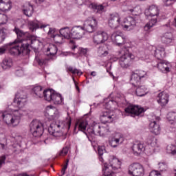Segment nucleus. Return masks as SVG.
Wrapping results in <instances>:
<instances>
[{
  "instance_id": "1",
  "label": "nucleus",
  "mask_w": 176,
  "mask_h": 176,
  "mask_svg": "<svg viewBox=\"0 0 176 176\" xmlns=\"http://www.w3.org/2000/svg\"><path fill=\"white\" fill-rule=\"evenodd\" d=\"M14 104L19 107L17 109H14L11 113L8 111L0 112V120L12 127H16L20 124V121L23 116H27L31 113V111L26 110L23 108L27 104V94L23 91H18L14 99Z\"/></svg>"
},
{
  "instance_id": "2",
  "label": "nucleus",
  "mask_w": 176,
  "mask_h": 176,
  "mask_svg": "<svg viewBox=\"0 0 176 176\" xmlns=\"http://www.w3.org/2000/svg\"><path fill=\"white\" fill-rule=\"evenodd\" d=\"M71 123V117L67 116L65 121L60 120L54 121L48 128V132L51 135H53V137H55L56 138L63 137L64 135L65 129L69 130Z\"/></svg>"
},
{
  "instance_id": "3",
  "label": "nucleus",
  "mask_w": 176,
  "mask_h": 176,
  "mask_svg": "<svg viewBox=\"0 0 176 176\" xmlns=\"http://www.w3.org/2000/svg\"><path fill=\"white\" fill-rule=\"evenodd\" d=\"M133 22V17L129 16L126 19L123 18V16L120 14L118 12H114L110 14V16L109 18V27L110 28H113V30H116V28H119L120 25L124 27V30H131V23Z\"/></svg>"
},
{
  "instance_id": "4",
  "label": "nucleus",
  "mask_w": 176,
  "mask_h": 176,
  "mask_svg": "<svg viewBox=\"0 0 176 176\" xmlns=\"http://www.w3.org/2000/svg\"><path fill=\"white\" fill-rule=\"evenodd\" d=\"M133 155H141L142 152H145L146 155H152L153 152H157L159 151V148H160V145L159 144V142L157 141V139L153 138L151 142H150V145L148 146V148L152 149L149 151H148V148L145 147V145L144 143L136 140L133 143Z\"/></svg>"
},
{
  "instance_id": "5",
  "label": "nucleus",
  "mask_w": 176,
  "mask_h": 176,
  "mask_svg": "<svg viewBox=\"0 0 176 176\" xmlns=\"http://www.w3.org/2000/svg\"><path fill=\"white\" fill-rule=\"evenodd\" d=\"M133 77L137 85L135 94L138 97H144L148 93V89L144 85H141V82L148 78V74L144 70H135L133 73Z\"/></svg>"
},
{
  "instance_id": "6",
  "label": "nucleus",
  "mask_w": 176,
  "mask_h": 176,
  "mask_svg": "<svg viewBox=\"0 0 176 176\" xmlns=\"http://www.w3.org/2000/svg\"><path fill=\"white\" fill-rule=\"evenodd\" d=\"M13 32H15L17 38L13 41L12 43H10V45H13L14 43H28V41H31L30 43L31 47H34V49H38V47L35 45H39L38 40H32V36L30 35V33L28 32H23V30H20V28L15 27L13 29Z\"/></svg>"
},
{
  "instance_id": "7",
  "label": "nucleus",
  "mask_w": 176,
  "mask_h": 176,
  "mask_svg": "<svg viewBox=\"0 0 176 176\" xmlns=\"http://www.w3.org/2000/svg\"><path fill=\"white\" fill-rule=\"evenodd\" d=\"M88 134L94 137V135H100V137H104L109 133V126L108 125L100 124L96 122H94L92 126L87 129V130Z\"/></svg>"
},
{
  "instance_id": "8",
  "label": "nucleus",
  "mask_w": 176,
  "mask_h": 176,
  "mask_svg": "<svg viewBox=\"0 0 176 176\" xmlns=\"http://www.w3.org/2000/svg\"><path fill=\"white\" fill-rule=\"evenodd\" d=\"M29 28L31 31H36L38 28H41V30H44V31H46L45 28H47L49 30L48 31V35L51 38H54L57 35V32L56 30V28H50L49 27V25H45L42 24L41 22L38 21H32L29 22Z\"/></svg>"
},
{
  "instance_id": "9",
  "label": "nucleus",
  "mask_w": 176,
  "mask_h": 176,
  "mask_svg": "<svg viewBox=\"0 0 176 176\" xmlns=\"http://www.w3.org/2000/svg\"><path fill=\"white\" fill-rule=\"evenodd\" d=\"M31 43H32L31 40H28V43H15L11 45L10 43H8V46H10L9 52L10 54H21L24 50H28Z\"/></svg>"
},
{
  "instance_id": "10",
  "label": "nucleus",
  "mask_w": 176,
  "mask_h": 176,
  "mask_svg": "<svg viewBox=\"0 0 176 176\" xmlns=\"http://www.w3.org/2000/svg\"><path fill=\"white\" fill-rule=\"evenodd\" d=\"M58 50V49L57 48V46L50 44L45 52V56L48 58H46L45 59H36L38 65H43L44 64H46L49 60H54Z\"/></svg>"
},
{
  "instance_id": "11",
  "label": "nucleus",
  "mask_w": 176,
  "mask_h": 176,
  "mask_svg": "<svg viewBox=\"0 0 176 176\" xmlns=\"http://www.w3.org/2000/svg\"><path fill=\"white\" fill-rule=\"evenodd\" d=\"M164 30L169 31V32L164 33V35L161 37V41L164 45L166 46H173L175 45V41L174 40V36H173V28L170 25H165L164 26Z\"/></svg>"
},
{
  "instance_id": "12",
  "label": "nucleus",
  "mask_w": 176,
  "mask_h": 176,
  "mask_svg": "<svg viewBox=\"0 0 176 176\" xmlns=\"http://www.w3.org/2000/svg\"><path fill=\"white\" fill-rule=\"evenodd\" d=\"M30 133L33 137H41L43 134V125L38 120H34L30 123Z\"/></svg>"
},
{
  "instance_id": "13",
  "label": "nucleus",
  "mask_w": 176,
  "mask_h": 176,
  "mask_svg": "<svg viewBox=\"0 0 176 176\" xmlns=\"http://www.w3.org/2000/svg\"><path fill=\"white\" fill-rule=\"evenodd\" d=\"M98 25V22L97 21V19L92 18L91 19H87L84 22L82 28L85 32L91 33L97 30Z\"/></svg>"
},
{
  "instance_id": "14",
  "label": "nucleus",
  "mask_w": 176,
  "mask_h": 176,
  "mask_svg": "<svg viewBox=\"0 0 176 176\" xmlns=\"http://www.w3.org/2000/svg\"><path fill=\"white\" fill-rule=\"evenodd\" d=\"M108 34L105 32L98 31L94 34L93 42L96 45H100V43H104L108 41Z\"/></svg>"
},
{
  "instance_id": "15",
  "label": "nucleus",
  "mask_w": 176,
  "mask_h": 176,
  "mask_svg": "<svg viewBox=\"0 0 176 176\" xmlns=\"http://www.w3.org/2000/svg\"><path fill=\"white\" fill-rule=\"evenodd\" d=\"M144 14L146 17H155L154 19H159V14H160V10L157 6L152 5L146 8L144 11Z\"/></svg>"
},
{
  "instance_id": "16",
  "label": "nucleus",
  "mask_w": 176,
  "mask_h": 176,
  "mask_svg": "<svg viewBox=\"0 0 176 176\" xmlns=\"http://www.w3.org/2000/svg\"><path fill=\"white\" fill-rule=\"evenodd\" d=\"M85 36V30L82 26H74L72 28V38L73 39H80Z\"/></svg>"
},
{
  "instance_id": "17",
  "label": "nucleus",
  "mask_w": 176,
  "mask_h": 176,
  "mask_svg": "<svg viewBox=\"0 0 176 176\" xmlns=\"http://www.w3.org/2000/svg\"><path fill=\"white\" fill-rule=\"evenodd\" d=\"M109 166L107 165V167L110 171L113 170L114 171L120 168L122 166V162L119 159L116 158L115 156H110L109 157Z\"/></svg>"
},
{
  "instance_id": "18",
  "label": "nucleus",
  "mask_w": 176,
  "mask_h": 176,
  "mask_svg": "<svg viewBox=\"0 0 176 176\" xmlns=\"http://www.w3.org/2000/svg\"><path fill=\"white\" fill-rule=\"evenodd\" d=\"M111 41L113 43H115L117 46H123L126 43V37L122 35L118 34V33H113L111 35Z\"/></svg>"
},
{
  "instance_id": "19",
  "label": "nucleus",
  "mask_w": 176,
  "mask_h": 176,
  "mask_svg": "<svg viewBox=\"0 0 176 176\" xmlns=\"http://www.w3.org/2000/svg\"><path fill=\"white\" fill-rule=\"evenodd\" d=\"M168 94L162 91L157 95L156 100L161 107H165L168 104Z\"/></svg>"
},
{
  "instance_id": "20",
  "label": "nucleus",
  "mask_w": 176,
  "mask_h": 176,
  "mask_svg": "<svg viewBox=\"0 0 176 176\" xmlns=\"http://www.w3.org/2000/svg\"><path fill=\"white\" fill-rule=\"evenodd\" d=\"M124 140L123 139V135L120 133H117L116 135L111 139L109 144L112 148H116L118 145L123 143Z\"/></svg>"
},
{
  "instance_id": "21",
  "label": "nucleus",
  "mask_w": 176,
  "mask_h": 176,
  "mask_svg": "<svg viewBox=\"0 0 176 176\" xmlns=\"http://www.w3.org/2000/svg\"><path fill=\"white\" fill-rule=\"evenodd\" d=\"M148 129L151 133L154 134L155 135H159L162 131V129L160 128V124L157 123L156 121H151L148 126Z\"/></svg>"
},
{
  "instance_id": "22",
  "label": "nucleus",
  "mask_w": 176,
  "mask_h": 176,
  "mask_svg": "<svg viewBox=\"0 0 176 176\" xmlns=\"http://www.w3.org/2000/svg\"><path fill=\"white\" fill-rule=\"evenodd\" d=\"M170 67H171V63L167 62V60H161L157 63V68L161 72H170Z\"/></svg>"
},
{
  "instance_id": "23",
  "label": "nucleus",
  "mask_w": 176,
  "mask_h": 176,
  "mask_svg": "<svg viewBox=\"0 0 176 176\" xmlns=\"http://www.w3.org/2000/svg\"><path fill=\"white\" fill-rule=\"evenodd\" d=\"M133 176H144V167L138 163L133 164Z\"/></svg>"
},
{
  "instance_id": "24",
  "label": "nucleus",
  "mask_w": 176,
  "mask_h": 176,
  "mask_svg": "<svg viewBox=\"0 0 176 176\" xmlns=\"http://www.w3.org/2000/svg\"><path fill=\"white\" fill-rule=\"evenodd\" d=\"M100 120L102 123H111L113 122V118H112V115L109 113V111H104L100 114Z\"/></svg>"
},
{
  "instance_id": "25",
  "label": "nucleus",
  "mask_w": 176,
  "mask_h": 176,
  "mask_svg": "<svg viewBox=\"0 0 176 176\" xmlns=\"http://www.w3.org/2000/svg\"><path fill=\"white\" fill-rule=\"evenodd\" d=\"M45 111L50 116H52L53 118H58L60 116V111H58V109L52 105L47 106Z\"/></svg>"
},
{
  "instance_id": "26",
  "label": "nucleus",
  "mask_w": 176,
  "mask_h": 176,
  "mask_svg": "<svg viewBox=\"0 0 176 176\" xmlns=\"http://www.w3.org/2000/svg\"><path fill=\"white\" fill-rule=\"evenodd\" d=\"M155 56L156 58L160 59L166 57V49L163 45H158L155 50Z\"/></svg>"
},
{
  "instance_id": "27",
  "label": "nucleus",
  "mask_w": 176,
  "mask_h": 176,
  "mask_svg": "<svg viewBox=\"0 0 176 176\" xmlns=\"http://www.w3.org/2000/svg\"><path fill=\"white\" fill-rule=\"evenodd\" d=\"M89 123L85 119L78 120L76 124V129H78L80 131H86Z\"/></svg>"
},
{
  "instance_id": "28",
  "label": "nucleus",
  "mask_w": 176,
  "mask_h": 176,
  "mask_svg": "<svg viewBox=\"0 0 176 176\" xmlns=\"http://www.w3.org/2000/svg\"><path fill=\"white\" fill-rule=\"evenodd\" d=\"M12 9V2L10 0H0V10L6 12Z\"/></svg>"
},
{
  "instance_id": "29",
  "label": "nucleus",
  "mask_w": 176,
  "mask_h": 176,
  "mask_svg": "<svg viewBox=\"0 0 176 176\" xmlns=\"http://www.w3.org/2000/svg\"><path fill=\"white\" fill-rule=\"evenodd\" d=\"M10 35V30L8 28H0V44L3 43L6 37Z\"/></svg>"
},
{
  "instance_id": "30",
  "label": "nucleus",
  "mask_w": 176,
  "mask_h": 176,
  "mask_svg": "<svg viewBox=\"0 0 176 176\" xmlns=\"http://www.w3.org/2000/svg\"><path fill=\"white\" fill-rule=\"evenodd\" d=\"M59 32L65 39H71L72 38V29H69V27L62 28Z\"/></svg>"
},
{
  "instance_id": "31",
  "label": "nucleus",
  "mask_w": 176,
  "mask_h": 176,
  "mask_svg": "<svg viewBox=\"0 0 176 176\" xmlns=\"http://www.w3.org/2000/svg\"><path fill=\"white\" fill-rule=\"evenodd\" d=\"M55 93L56 91L52 89L44 90L43 93V97H44L46 101L52 102V100H53V96H54Z\"/></svg>"
},
{
  "instance_id": "32",
  "label": "nucleus",
  "mask_w": 176,
  "mask_h": 176,
  "mask_svg": "<svg viewBox=\"0 0 176 176\" xmlns=\"http://www.w3.org/2000/svg\"><path fill=\"white\" fill-rule=\"evenodd\" d=\"M145 110L141 106L133 105V113L135 116H144Z\"/></svg>"
},
{
  "instance_id": "33",
  "label": "nucleus",
  "mask_w": 176,
  "mask_h": 176,
  "mask_svg": "<svg viewBox=\"0 0 176 176\" xmlns=\"http://www.w3.org/2000/svg\"><path fill=\"white\" fill-rule=\"evenodd\" d=\"M109 50L108 45H103L98 47V53L100 57H105L108 56Z\"/></svg>"
},
{
  "instance_id": "34",
  "label": "nucleus",
  "mask_w": 176,
  "mask_h": 176,
  "mask_svg": "<svg viewBox=\"0 0 176 176\" xmlns=\"http://www.w3.org/2000/svg\"><path fill=\"white\" fill-rule=\"evenodd\" d=\"M63 96H61V94L55 92V94H54V96L52 97L51 102H53V104H55V105H60L63 103Z\"/></svg>"
},
{
  "instance_id": "35",
  "label": "nucleus",
  "mask_w": 176,
  "mask_h": 176,
  "mask_svg": "<svg viewBox=\"0 0 176 176\" xmlns=\"http://www.w3.org/2000/svg\"><path fill=\"white\" fill-rule=\"evenodd\" d=\"M1 67L3 69H10V68L13 67V60L11 58L3 59Z\"/></svg>"
},
{
  "instance_id": "36",
  "label": "nucleus",
  "mask_w": 176,
  "mask_h": 176,
  "mask_svg": "<svg viewBox=\"0 0 176 176\" xmlns=\"http://www.w3.org/2000/svg\"><path fill=\"white\" fill-rule=\"evenodd\" d=\"M23 13L28 17H31V16H32V13H34V8L31 4L28 3L24 6Z\"/></svg>"
},
{
  "instance_id": "37",
  "label": "nucleus",
  "mask_w": 176,
  "mask_h": 176,
  "mask_svg": "<svg viewBox=\"0 0 176 176\" xmlns=\"http://www.w3.org/2000/svg\"><path fill=\"white\" fill-rule=\"evenodd\" d=\"M157 23V19H152L148 23H147L145 25L144 28V31H146V32H149V31H151L152 28L156 25Z\"/></svg>"
},
{
  "instance_id": "38",
  "label": "nucleus",
  "mask_w": 176,
  "mask_h": 176,
  "mask_svg": "<svg viewBox=\"0 0 176 176\" xmlns=\"http://www.w3.org/2000/svg\"><path fill=\"white\" fill-rule=\"evenodd\" d=\"M167 119L169 122H170L171 124H174L173 126L175 129L176 128V113L175 112H169L167 114Z\"/></svg>"
},
{
  "instance_id": "39",
  "label": "nucleus",
  "mask_w": 176,
  "mask_h": 176,
  "mask_svg": "<svg viewBox=\"0 0 176 176\" xmlns=\"http://www.w3.org/2000/svg\"><path fill=\"white\" fill-rule=\"evenodd\" d=\"M89 8H91V9H93V10H95V12L96 11L98 13H102V12H104V6L101 4L98 5L96 3H91L89 6Z\"/></svg>"
},
{
  "instance_id": "40",
  "label": "nucleus",
  "mask_w": 176,
  "mask_h": 176,
  "mask_svg": "<svg viewBox=\"0 0 176 176\" xmlns=\"http://www.w3.org/2000/svg\"><path fill=\"white\" fill-rule=\"evenodd\" d=\"M33 91L37 97H39V98H42V97H43V91L41 86L34 87L33 88Z\"/></svg>"
},
{
  "instance_id": "41",
  "label": "nucleus",
  "mask_w": 176,
  "mask_h": 176,
  "mask_svg": "<svg viewBox=\"0 0 176 176\" xmlns=\"http://www.w3.org/2000/svg\"><path fill=\"white\" fill-rule=\"evenodd\" d=\"M120 65L122 68H129V59L126 56H122L120 59Z\"/></svg>"
},
{
  "instance_id": "42",
  "label": "nucleus",
  "mask_w": 176,
  "mask_h": 176,
  "mask_svg": "<svg viewBox=\"0 0 176 176\" xmlns=\"http://www.w3.org/2000/svg\"><path fill=\"white\" fill-rule=\"evenodd\" d=\"M102 172H103L104 176H113V173H112V170H110L109 168H108L107 163L104 164Z\"/></svg>"
},
{
  "instance_id": "43",
  "label": "nucleus",
  "mask_w": 176,
  "mask_h": 176,
  "mask_svg": "<svg viewBox=\"0 0 176 176\" xmlns=\"http://www.w3.org/2000/svg\"><path fill=\"white\" fill-rule=\"evenodd\" d=\"M98 152L99 155V160L102 163H104V158L102 157V155L105 153V147L103 146H99L98 148Z\"/></svg>"
},
{
  "instance_id": "44",
  "label": "nucleus",
  "mask_w": 176,
  "mask_h": 176,
  "mask_svg": "<svg viewBox=\"0 0 176 176\" xmlns=\"http://www.w3.org/2000/svg\"><path fill=\"white\" fill-rule=\"evenodd\" d=\"M166 152L170 155H176V146L175 145L169 144L166 146Z\"/></svg>"
},
{
  "instance_id": "45",
  "label": "nucleus",
  "mask_w": 176,
  "mask_h": 176,
  "mask_svg": "<svg viewBox=\"0 0 176 176\" xmlns=\"http://www.w3.org/2000/svg\"><path fill=\"white\" fill-rule=\"evenodd\" d=\"M8 23V16L5 14L0 13V25H3Z\"/></svg>"
},
{
  "instance_id": "46",
  "label": "nucleus",
  "mask_w": 176,
  "mask_h": 176,
  "mask_svg": "<svg viewBox=\"0 0 176 176\" xmlns=\"http://www.w3.org/2000/svg\"><path fill=\"white\" fill-rule=\"evenodd\" d=\"M54 42L56 43H63L64 42V37L61 34H56L55 36L53 38Z\"/></svg>"
},
{
  "instance_id": "47",
  "label": "nucleus",
  "mask_w": 176,
  "mask_h": 176,
  "mask_svg": "<svg viewBox=\"0 0 176 176\" xmlns=\"http://www.w3.org/2000/svg\"><path fill=\"white\" fill-rule=\"evenodd\" d=\"M126 116H133V106L132 104L128 106L124 109Z\"/></svg>"
},
{
  "instance_id": "48",
  "label": "nucleus",
  "mask_w": 176,
  "mask_h": 176,
  "mask_svg": "<svg viewBox=\"0 0 176 176\" xmlns=\"http://www.w3.org/2000/svg\"><path fill=\"white\" fill-rule=\"evenodd\" d=\"M69 151V148L68 146L64 147L60 152L59 156H66L68 155V152Z\"/></svg>"
},
{
  "instance_id": "49",
  "label": "nucleus",
  "mask_w": 176,
  "mask_h": 176,
  "mask_svg": "<svg viewBox=\"0 0 176 176\" xmlns=\"http://www.w3.org/2000/svg\"><path fill=\"white\" fill-rule=\"evenodd\" d=\"M16 76H23L24 75V70L22 68L17 69L15 72Z\"/></svg>"
},
{
  "instance_id": "50",
  "label": "nucleus",
  "mask_w": 176,
  "mask_h": 176,
  "mask_svg": "<svg viewBox=\"0 0 176 176\" xmlns=\"http://www.w3.org/2000/svg\"><path fill=\"white\" fill-rule=\"evenodd\" d=\"M149 176H162V174L158 170H153L150 173Z\"/></svg>"
},
{
  "instance_id": "51",
  "label": "nucleus",
  "mask_w": 176,
  "mask_h": 176,
  "mask_svg": "<svg viewBox=\"0 0 176 176\" xmlns=\"http://www.w3.org/2000/svg\"><path fill=\"white\" fill-rule=\"evenodd\" d=\"M175 1L176 0H165L164 5L165 6H170V5H173V3H174Z\"/></svg>"
},
{
  "instance_id": "52",
  "label": "nucleus",
  "mask_w": 176,
  "mask_h": 176,
  "mask_svg": "<svg viewBox=\"0 0 176 176\" xmlns=\"http://www.w3.org/2000/svg\"><path fill=\"white\" fill-rule=\"evenodd\" d=\"M69 162V160H67L66 164L64 165V166L62 169V171H61L62 175H64V174H65V170H67V168H68V163Z\"/></svg>"
},
{
  "instance_id": "53",
  "label": "nucleus",
  "mask_w": 176,
  "mask_h": 176,
  "mask_svg": "<svg viewBox=\"0 0 176 176\" xmlns=\"http://www.w3.org/2000/svg\"><path fill=\"white\" fill-rule=\"evenodd\" d=\"M5 160H6V156L2 155L0 157V167H2V165L5 164Z\"/></svg>"
},
{
  "instance_id": "54",
  "label": "nucleus",
  "mask_w": 176,
  "mask_h": 176,
  "mask_svg": "<svg viewBox=\"0 0 176 176\" xmlns=\"http://www.w3.org/2000/svg\"><path fill=\"white\" fill-rule=\"evenodd\" d=\"M159 166H160V171H164V170H166V164L164 162L160 163Z\"/></svg>"
},
{
  "instance_id": "55",
  "label": "nucleus",
  "mask_w": 176,
  "mask_h": 176,
  "mask_svg": "<svg viewBox=\"0 0 176 176\" xmlns=\"http://www.w3.org/2000/svg\"><path fill=\"white\" fill-rule=\"evenodd\" d=\"M82 74H83V73H82L80 70H79L76 68H75L74 71L73 72L74 75H78V76H80V75H82Z\"/></svg>"
},
{
  "instance_id": "56",
  "label": "nucleus",
  "mask_w": 176,
  "mask_h": 176,
  "mask_svg": "<svg viewBox=\"0 0 176 176\" xmlns=\"http://www.w3.org/2000/svg\"><path fill=\"white\" fill-rule=\"evenodd\" d=\"M87 53V50L85 49V48H81L80 50V54H82L83 56H85V54H86Z\"/></svg>"
},
{
  "instance_id": "57",
  "label": "nucleus",
  "mask_w": 176,
  "mask_h": 176,
  "mask_svg": "<svg viewBox=\"0 0 176 176\" xmlns=\"http://www.w3.org/2000/svg\"><path fill=\"white\" fill-rule=\"evenodd\" d=\"M6 52V47L3 46L0 47V54H3Z\"/></svg>"
},
{
  "instance_id": "58",
  "label": "nucleus",
  "mask_w": 176,
  "mask_h": 176,
  "mask_svg": "<svg viewBox=\"0 0 176 176\" xmlns=\"http://www.w3.org/2000/svg\"><path fill=\"white\" fill-rule=\"evenodd\" d=\"M128 173L129 175H133V166L131 165L129 166Z\"/></svg>"
},
{
  "instance_id": "59",
  "label": "nucleus",
  "mask_w": 176,
  "mask_h": 176,
  "mask_svg": "<svg viewBox=\"0 0 176 176\" xmlns=\"http://www.w3.org/2000/svg\"><path fill=\"white\" fill-rule=\"evenodd\" d=\"M67 71H68L69 72H71L72 74H74V71L75 70V68H74V67L69 66V67H68L67 68Z\"/></svg>"
},
{
  "instance_id": "60",
  "label": "nucleus",
  "mask_w": 176,
  "mask_h": 176,
  "mask_svg": "<svg viewBox=\"0 0 176 176\" xmlns=\"http://www.w3.org/2000/svg\"><path fill=\"white\" fill-rule=\"evenodd\" d=\"M6 149V145L2 143H0V151H3Z\"/></svg>"
},
{
  "instance_id": "61",
  "label": "nucleus",
  "mask_w": 176,
  "mask_h": 176,
  "mask_svg": "<svg viewBox=\"0 0 176 176\" xmlns=\"http://www.w3.org/2000/svg\"><path fill=\"white\" fill-rule=\"evenodd\" d=\"M14 138L16 142H20V141H21V136L20 135L16 136Z\"/></svg>"
},
{
  "instance_id": "62",
  "label": "nucleus",
  "mask_w": 176,
  "mask_h": 176,
  "mask_svg": "<svg viewBox=\"0 0 176 176\" xmlns=\"http://www.w3.org/2000/svg\"><path fill=\"white\" fill-rule=\"evenodd\" d=\"M120 97H123V95H118L116 98V100L117 101V102H120V100H119V98H120Z\"/></svg>"
},
{
  "instance_id": "63",
  "label": "nucleus",
  "mask_w": 176,
  "mask_h": 176,
  "mask_svg": "<svg viewBox=\"0 0 176 176\" xmlns=\"http://www.w3.org/2000/svg\"><path fill=\"white\" fill-rule=\"evenodd\" d=\"M78 5H82L85 0H76Z\"/></svg>"
},
{
  "instance_id": "64",
  "label": "nucleus",
  "mask_w": 176,
  "mask_h": 176,
  "mask_svg": "<svg viewBox=\"0 0 176 176\" xmlns=\"http://www.w3.org/2000/svg\"><path fill=\"white\" fill-rule=\"evenodd\" d=\"M18 176H30V175H28V174H27L26 173H23L19 174Z\"/></svg>"
}]
</instances>
